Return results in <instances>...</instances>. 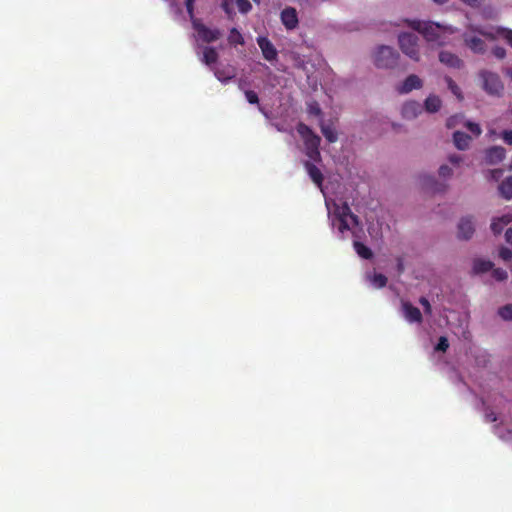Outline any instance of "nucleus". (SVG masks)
<instances>
[{"label":"nucleus","instance_id":"1","mask_svg":"<svg viewBox=\"0 0 512 512\" xmlns=\"http://www.w3.org/2000/svg\"><path fill=\"white\" fill-rule=\"evenodd\" d=\"M408 26L418 31L428 42H434L438 45L445 43V34L447 27L434 22H422L419 20L407 21Z\"/></svg>","mask_w":512,"mask_h":512},{"label":"nucleus","instance_id":"2","mask_svg":"<svg viewBox=\"0 0 512 512\" xmlns=\"http://www.w3.org/2000/svg\"><path fill=\"white\" fill-rule=\"evenodd\" d=\"M296 129L304 141L305 153L308 158L316 162L320 161L321 154L319 147L321 138L315 134L309 126L302 122L298 123Z\"/></svg>","mask_w":512,"mask_h":512},{"label":"nucleus","instance_id":"3","mask_svg":"<svg viewBox=\"0 0 512 512\" xmlns=\"http://www.w3.org/2000/svg\"><path fill=\"white\" fill-rule=\"evenodd\" d=\"M398 52L390 46H380L374 55V64L378 68L391 69L397 66Z\"/></svg>","mask_w":512,"mask_h":512},{"label":"nucleus","instance_id":"4","mask_svg":"<svg viewBox=\"0 0 512 512\" xmlns=\"http://www.w3.org/2000/svg\"><path fill=\"white\" fill-rule=\"evenodd\" d=\"M479 78L482 80V88L484 91L493 96H501L504 90V85L497 73L481 70Z\"/></svg>","mask_w":512,"mask_h":512},{"label":"nucleus","instance_id":"5","mask_svg":"<svg viewBox=\"0 0 512 512\" xmlns=\"http://www.w3.org/2000/svg\"><path fill=\"white\" fill-rule=\"evenodd\" d=\"M418 36L415 33H401L398 42L401 51L414 61H419Z\"/></svg>","mask_w":512,"mask_h":512},{"label":"nucleus","instance_id":"6","mask_svg":"<svg viewBox=\"0 0 512 512\" xmlns=\"http://www.w3.org/2000/svg\"><path fill=\"white\" fill-rule=\"evenodd\" d=\"M193 27L197 31L199 38L205 43H212L221 37L219 29H210L199 21H193Z\"/></svg>","mask_w":512,"mask_h":512},{"label":"nucleus","instance_id":"7","mask_svg":"<svg viewBox=\"0 0 512 512\" xmlns=\"http://www.w3.org/2000/svg\"><path fill=\"white\" fill-rule=\"evenodd\" d=\"M257 44L261 49L262 55L265 60L272 62L277 59V49L267 37L259 36L257 38Z\"/></svg>","mask_w":512,"mask_h":512},{"label":"nucleus","instance_id":"8","mask_svg":"<svg viewBox=\"0 0 512 512\" xmlns=\"http://www.w3.org/2000/svg\"><path fill=\"white\" fill-rule=\"evenodd\" d=\"M281 22L288 30H293L298 26V14L295 8L286 7L280 14Z\"/></svg>","mask_w":512,"mask_h":512},{"label":"nucleus","instance_id":"9","mask_svg":"<svg viewBox=\"0 0 512 512\" xmlns=\"http://www.w3.org/2000/svg\"><path fill=\"white\" fill-rule=\"evenodd\" d=\"M506 157V150L501 146H492L485 151V161L490 165L502 162Z\"/></svg>","mask_w":512,"mask_h":512},{"label":"nucleus","instance_id":"10","mask_svg":"<svg viewBox=\"0 0 512 512\" xmlns=\"http://www.w3.org/2000/svg\"><path fill=\"white\" fill-rule=\"evenodd\" d=\"M423 83L422 80L415 74L409 75L404 82L397 87V91L400 94H407L414 89L422 88Z\"/></svg>","mask_w":512,"mask_h":512},{"label":"nucleus","instance_id":"11","mask_svg":"<svg viewBox=\"0 0 512 512\" xmlns=\"http://www.w3.org/2000/svg\"><path fill=\"white\" fill-rule=\"evenodd\" d=\"M402 310L405 319L410 323H421L423 320L421 311L416 306L412 305L410 302L402 303Z\"/></svg>","mask_w":512,"mask_h":512},{"label":"nucleus","instance_id":"12","mask_svg":"<svg viewBox=\"0 0 512 512\" xmlns=\"http://www.w3.org/2000/svg\"><path fill=\"white\" fill-rule=\"evenodd\" d=\"M474 231L475 228L472 219L470 217L461 218L458 224V237L468 240L473 236Z\"/></svg>","mask_w":512,"mask_h":512},{"label":"nucleus","instance_id":"13","mask_svg":"<svg viewBox=\"0 0 512 512\" xmlns=\"http://www.w3.org/2000/svg\"><path fill=\"white\" fill-rule=\"evenodd\" d=\"M463 39L465 45L474 53L483 54L486 51V44L481 38L464 34Z\"/></svg>","mask_w":512,"mask_h":512},{"label":"nucleus","instance_id":"14","mask_svg":"<svg viewBox=\"0 0 512 512\" xmlns=\"http://www.w3.org/2000/svg\"><path fill=\"white\" fill-rule=\"evenodd\" d=\"M439 61L450 68L460 69L463 66V61L456 54L449 51H441Z\"/></svg>","mask_w":512,"mask_h":512},{"label":"nucleus","instance_id":"15","mask_svg":"<svg viewBox=\"0 0 512 512\" xmlns=\"http://www.w3.org/2000/svg\"><path fill=\"white\" fill-rule=\"evenodd\" d=\"M304 167L311 180L321 189L324 180L321 170L310 161H305Z\"/></svg>","mask_w":512,"mask_h":512},{"label":"nucleus","instance_id":"16","mask_svg":"<svg viewBox=\"0 0 512 512\" xmlns=\"http://www.w3.org/2000/svg\"><path fill=\"white\" fill-rule=\"evenodd\" d=\"M214 75L215 77L223 84H227L230 80H232L236 76V69L233 66H226L224 68H215Z\"/></svg>","mask_w":512,"mask_h":512},{"label":"nucleus","instance_id":"17","mask_svg":"<svg viewBox=\"0 0 512 512\" xmlns=\"http://www.w3.org/2000/svg\"><path fill=\"white\" fill-rule=\"evenodd\" d=\"M422 107L416 101H408L402 107V115L404 118L412 119L421 113Z\"/></svg>","mask_w":512,"mask_h":512},{"label":"nucleus","instance_id":"18","mask_svg":"<svg viewBox=\"0 0 512 512\" xmlns=\"http://www.w3.org/2000/svg\"><path fill=\"white\" fill-rule=\"evenodd\" d=\"M320 129L328 142L335 143L338 140V134L332 124H327L321 120Z\"/></svg>","mask_w":512,"mask_h":512},{"label":"nucleus","instance_id":"19","mask_svg":"<svg viewBox=\"0 0 512 512\" xmlns=\"http://www.w3.org/2000/svg\"><path fill=\"white\" fill-rule=\"evenodd\" d=\"M453 141L459 150H465L469 147L471 137L464 132L456 131L453 134Z\"/></svg>","mask_w":512,"mask_h":512},{"label":"nucleus","instance_id":"20","mask_svg":"<svg viewBox=\"0 0 512 512\" xmlns=\"http://www.w3.org/2000/svg\"><path fill=\"white\" fill-rule=\"evenodd\" d=\"M219 55L216 49L212 46H205L203 49L202 62L207 66H211L218 61Z\"/></svg>","mask_w":512,"mask_h":512},{"label":"nucleus","instance_id":"21","mask_svg":"<svg viewBox=\"0 0 512 512\" xmlns=\"http://www.w3.org/2000/svg\"><path fill=\"white\" fill-rule=\"evenodd\" d=\"M441 100L436 95H430L424 102L425 110L430 113L437 112L441 107Z\"/></svg>","mask_w":512,"mask_h":512},{"label":"nucleus","instance_id":"22","mask_svg":"<svg viewBox=\"0 0 512 512\" xmlns=\"http://www.w3.org/2000/svg\"><path fill=\"white\" fill-rule=\"evenodd\" d=\"M499 192L504 199H512V176L507 177L501 182Z\"/></svg>","mask_w":512,"mask_h":512},{"label":"nucleus","instance_id":"23","mask_svg":"<svg viewBox=\"0 0 512 512\" xmlns=\"http://www.w3.org/2000/svg\"><path fill=\"white\" fill-rule=\"evenodd\" d=\"M353 247H354L356 253L361 258L369 260L373 257V252L371 251V249L369 247H367L366 245H364L362 242L354 241Z\"/></svg>","mask_w":512,"mask_h":512},{"label":"nucleus","instance_id":"24","mask_svg":"<svg viewBox=\"0 0 512 512\" xmlns=\"http://www.w3.org/2000/svg\"><path fill=\"white\" fill-rule=\"evenodd\" d=\"M493 268V263L489 260L477 259L473 264V271L476 274L485 273Z\"/></svg>","mask_w":512,"mask_h":512},{"label":"nucleus","instance_id":"25","mask_svg":"<svg viewBox=\"0 0 512 512\" xmlns=\"http://www.w3.org/2000/svg\"><path fill=\"white\" fill-rule=\"evenodd\" d=\"M227 40L231 46L244 45L245 43L243 35L237 28L230 29Z\"/></svg>","mask_w":512,"mask_h":512},{"label":"nucleus","instance_id":"26","mask_svg":"<svg viewBox=\"0 0 512 512\" xmlns=\"http://www.w3.org/2000/svg\"><path fill=\"white\" fill-rule=\"evenodd\" d=\"M337 217H345L346 219L351 220L354 225H358V217L352 213L347 204L343 205Z\"/></svg>","mask_w":512,"mask_h":512},{"label":"nucleus","instance_id":"27","mask_svg":"<svg viewBox=\"0 0 512 512\" xmlns=\"http://www.w3.org/2000/svg\"><path fill=\"white\" fill-rule=\"evenodd\" d=\"M498 315L505 321L512 320V304H507L499 308Z\"/></svg>","mask_w":512,"mask_h":512},{"label":"nucleus","instance_id":"28","mask_svg":"<svg viewBox=\"0 0 512 512\" xmlns=\"http://www.w3.org/2000/svg\"><path fill=\"white\" fill-rule=\"evenodd\" d=\"M446 82L448 85V88L451 90V92L457 96L458 99H462V94L459 86L455 83V81L451 77H446Z\"/></svg>","mask_w":512,"mask_h":512},{"label":"nucleus","instance_id":"29","mask_svg":"<svg viewBox=\"0 0 512 512\" xmlns=\"http://www.w3.org/2000/svg\"><path fill=\"white\" fill-rule=\"evenodd\" d=\"M307 112L310 115H315L317 117L322 116V110L317 101H311L307 104Z\"/></svg>","mask_w":512,"mask_h":512},{"label":"nucleus","instance_id":"30","mask_svg":"<svg viewBox=\"0 0 512 512\" xmlns=\"http://www.w3.org/2000/svg\"><path fill=\"white\" fill-rule=\"evenodd\" d=\"M235 3L242 14H247L252 9V5L248 0H235Z\"/></svg>","mask_w":512,"mask_h":512},{"label":"nucleus","instance_id":"31","mask_svg":"<svg viewBox=\"0 0 512 512\" xmlns=\"http://www.w3.org/2000/svg\"><path fill=\"white\" fill-rule=\"evenodd\" d=\"M372 283L378 288H383L387 284V277L380 273L375 274L372 278Z\"/></svg>","mask_w":512,"mask_h":512},{"label":"nucleus","instance_id":"32","mask_svg":"<svg viewBox=\"0 0 512 512\" xmlns=\"http://www.w3.org/2000/svg\"><path fill=\"white\" fill-rule=\"evenodd\" d=\"M448 348H449L448 339L445 336H441L438 340L437 345L435 346V350L446 352Z\"/></svg>","mask_w":512,"mask_h":512},{"label":"nucleus","instance_id":"33","mask_svg":"<svg viewBox=\"0 0 512 512\" xmlns=\"http://www.w3.org/2000/svg\"><path fill=\"white\" fill-rule=\"evenodd\" d=\"M245 97L250 104H259V97L255 91L246 90Z\"/></svg>","mask_w":512,"mask_h":512},{"label":"nucleus","instance_id":"34","mask_svg":"<svg viewBox=\"0 0 512 512\" xmlns=\"http://www.w3.org/2000/svg\"><path fill=\"white\" fill-rule=\"evenodd\" d=\"M466 127L475 136H479L482 132L480 125L471 121L466 123Z\"/></svg>","mask_w":512,"mask_h":512},{"label":"nucleus","instance_id":"35","mask_svg":"<svg viewBox=\"0 0 512 512\" xmlns=\"http://www.w3.org/2000/svg\"><path fill=\"white\" fill-rule=\"evenodd\" d=\"M492 275L497 281L506 280L508 277L507 272L502 268L493 269Z\"/></svg>","mask_w":512,"mask_h":512},{"label":"nucleus","instance_id":"36","mask_svg":"<svg viewBox=\"0 0 512 512\" xmlns=\"http://www.w3.org/2000/svg\"><path fill=\"white\" fill-rule=\"evenodd\" d=\"M338 219V229L340 232H344V231H347V230H350V224L348 222V219H346L345 217H337Z\"/></svg>","mask_w":512,"mask_h":512},{"label":"nucleus","instance_id":"37","mask_svg":"<svg viewBox=\"0 0 512 512\" xmlns=\"http://www.w3.org/2000/svg\"><path fill=\"white\" fill-rule=\"evenodd\" d=\"M499 256L504 261H510L512 259V251L509 248L501 247L499 250Z\"/></svg>","mask_w":512,"mask_h":512},{"label":"nucleus","instance_id":"38","mask_svg":"<svg viewBox=\"0 0 512 512\" xmlns=\"http://www.w3.org/2000/svg\"><path fill=\"white\" fill-rule=\"evenodd\" d=\"M505 226H502V224H500V222L498 221V219H494L491 223V230L493 231L494 234H500L503 229H504Z\"/></svg>","mask_w":512,"mask_h":512},{"label":"nucleus","instance_id":"39","mask_svg":"<svg viewBox=\"0 0 512 512\" xmlns=\"http://www.w3.org/2000/svg\"><path fill=\"white\" fill-rule=\"evenodd\" d=\"M492 53L498 59H504L506 56V50L500 46L494 47Z\"/></svg>","mask_w":512,"mask_h":512},{"label":"nucleus","instance_id":"40","mask_svg":"<svg viewBox=\"0 0 512 512\" xmlns=\"http://www.w3.org/2000/svg\"><path fill=\"white\" fill-rule=\"evenodd\" d=\"M465 5L471 7V8H479L484 0H460Z\"/></svg>","mask_w":512,"mask_h":512},{"label":"nucleus","instance_id":"41","mask_svg":"<svg viewBox=\"0 0 512 512\" xmlns=\"http://www.w3.org/2000/svg\"><path fill=\"white\" fill-rule=\"evenodd\" d=\"M501 137L506 144L512 145V129L504 130Z\"/></svg>","mask_w":512,"mask_h":512},{"label":"nucleus","instance_id":"42","mask_svg":"<svg viewBox=\"0 0 512 512\" xmlns=\"http://www.w3.org/2000/svg\"><path fill=\"white\" fill-rule=\"evenodd\" d=\"M452 174V170L449 166L447 165H441L440 168H439V175L441 177H449L450 175Z\"/></svg>","mask_w":512,"mask_h":512},{"label":"nucleus","instance_id":"43","mask_svg":"<svg viewBox=\"0 0 512 512\" xmlns=\"http://www.w3.org/2000/svg\"><path fill=\"white\" fill-rule=\"evenodd\" d=\"M419 302H420V304L424 307V311H425V313H427V314H431V312H432V308H431V305H430V302L428 301V299H427V298H425V297H421V298L419 299Z\"/></svg>","mask_w":512,"mask_h":512},{"label":"nucleus","instance_id":"44","mask_svg":"<svg viewBox=\"0 0 512 512\" xmlns=\"http://www.w3.org/2000/svg\"><path fill=\"white\" fill-rule=\"evenodd\" d=\"M500 33L507 40V42L512 46V30L501 29Z\"/></svg>","mask_w":512,"mask_h":512},{"label":"nucleus","instance_id":"45","mask_svg":"<svg viewBox=\"0 0 512 512\" xmlns=\"http://www.w3.org/2000/svg\"><path fill=\"white\" fill-rule=\"evenodd\" d=\"M196 0H185L187 13L192 17L194 15V3Z\"/></svg>","mask_w":512,"mask_h":512},{"label":"nucleus","instance_id":"46","mask_svg":"<svg viewBox=\"0 0 512 512\" xmlns=\"http://www.w3.org/2000/svg\"><path fill=\"white\" fill-rule=\"evenodd\" d=\"M502 226H507L512 221L511 215H503L502 217L497 218Z\"/></svg>","mask_w":512,"mask_h":512},{"label":"nucleus","instance_id":"47","mask_svg":"<svg viewBox=\"0 0 512 512\" xmlns=\"http://www.w3.org/2000/svg\"><path fill=\"white\" fill-rule=\"evenodd\" d=\"M502 172L503 171L501 169H493L489 173H490L491 178L493 180L497 181L501 177Z\"/></svg>","mask_w":512,"mask_h":512},{"label":"nucleus","instance_id":"48","mask_svg":"<svg viewBox=\"0 0 512 512\" xmlns=\"http://www.w3.org/2000/svg\"><path fill=\"white\" fill-rule=\"evenodd\" d=\"M506 241L512 245V228H509L505 232Z\"/></svg>","mask_w":512,"mask_h":512},{"label":"nucleus","instance_id":"49","mask_svg":"<svg viewBox=\"0 0 512 512\" xmlns=\"http://www.w3.org/2000/svg\"><path fill=\"white\" fill-rule=\"evenodd\" d=\"M222 8L223 10L227 13V14H230L231 13V8L228 4V0H224L223 3H222Z\"/></svg>","mask_w":512,"mask_h":512},{"label":"nucleus","instance_id":"50","mask_svg":"<svg viewBox=\"0 0 512 512\" xmlns=\"http://www.w3.org/2000/svg\"><path fill=\"white\" fill-rule=\"evenodd\" d=\"M449 161L452 163H459L461 161V157L457 155H452L449 157Z\"/></svg>","mask_w":512,"mask_h":512},{"label":"nucleus","instance_id":"51","mask_svg":"<svg viewBox=\"0 0 512 512\" xmlns=\"http://www.w3.org/2000/svg\"><path fill=\"white\" fill-rule=\"evenodd\" d=\"M486 417H487L488 421H490V422H495L497 420V417L494 413H489L486 415Z\"/></svg>","mask_w":512,"mask_h":512},{"label":"nucleus","instance_id":"52","mask_svg":"<svg viewBox=\"0 0 512 512\" xmlns=\"http://www.w3.org/2000/svg\"><path fill=\"white\" fill-rule=\"evenodd\" d=\"M435 3L437 4H445L447 3L449 0H433Z\"/></svg>","mask_w":512,"mask_h":512},{"label":"nucleus","instance_id":"53","mask_svg":"<svg viewBox=\"0 0 512 512\" xmlns=\"http://www.w3.org/2000/svg\"><path fill=\"white\" fill-rule=\"evenodd\" d=\"M452 120H453V119H452V118H450V119H448V121H447V126H448L449 128H450V127H452V125H453Z\"/></svg>","mask_w":512,"mask_h":512},{"label":"nucleus","instance_id":"54","mask_svg":"<svg viewBox=\"0 0 512 512\" xmlns=\"http://www.w3.org/2000/svg\"><path fill=\"white\" fill-rule=\"evenodd\" d=\"M439 186H440V187H439V188H438V187H437V188H435V190H434V191H436V192H440V191H442L444 186H443L442 184H441V185H439Z\"/></svg>","mask_w":512,"mask_h":512},{"label":"nucleus","instance_id":"55","mask_svg":"<svg viewBox=\"0 0 512 512\" xmlns=\"http://www.w3.org/2000/svg\"><path fill=\"white\" fill-rule=\"evenodd\" d=\"M482 34H483L484 36L491 37V36H490L489 34H487V33H483V32H482Z\"/></svg>","mask_w":512,"mask_h":512},{"label":"nucleus","instance_id":"56","mask_svg":"<svg viewBox=\"0 0 512 512\" xmlns=\"http://www.w3.org/2000/svg\"><path fill=\"white\" fill-rule=\"evenodd\" d=\"M299 1H300V2H306V3H307L309 0H299Z\"/></svg>","mask_w":512,"mask_h":512}]
</instances>
